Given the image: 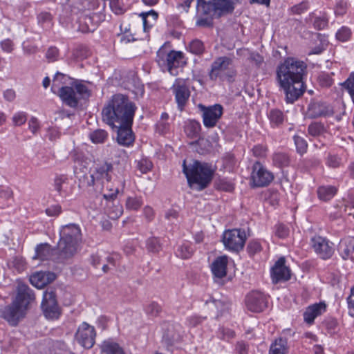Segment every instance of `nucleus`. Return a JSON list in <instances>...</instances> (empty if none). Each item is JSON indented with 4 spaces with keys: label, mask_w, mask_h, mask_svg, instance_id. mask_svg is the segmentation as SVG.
<instances>
[{
    "label": "nucleus",
    "mask_w": 354,
    "mask_h": 354,
    "mask_svg": "<svg viewBox=\"0 0 354 354\" xmlns=\"http://www.w3.org/2000/svg\"><path fill=\"white\" fill-rule=\"evenodd\" d=\"M307 65L294 57H287L277 68L276 79L279 86L284 91L287 103H293L304 91L303 79Z\"/></svg>",
    "instance_id": "nucleus-1"
},
{
    "label": "nucleus",
    "mask_w": 354,
    "mask_h": 354,
    "mask_svg": "<svg viewBox=\"0 0 354 354\" xmlns=\"http://www.w3.org/2000/svg\"><path fill=\"white\" fill-rule=\"evenodd\" d=\"M137 107L129 97L121 93L113 95L104 104L102 112V121L115 128L122 123H129L134 119Z\"/></svg>",
    "instance_id": "nucleus-2"
},
{
    "label": "nucleus",
    "mask_w": 354,
    "mask_h": 354,
    "mask_svg": "<svg viewBox=\"0 0 354 354\" xmlns=\"http://www.w3.org/2000/svg\"><path fill=\"white\" fill-rule=\"evenodd\" d=\"M32 290L26 284L19 283L15 300L11 305L7 306L0 310L2 318L10 325L16 326L24 315L28 305L35 300Z\"/></svg>",
    "instance_id": "nucleus-3"
},
{
    "label": "nucleus",
    "mask_w": 354,
    "mask_h": 354,
    "mask_svg": "<svg viewBox=\"0 0 354 354\" xmlns=\"http://www.w3.org/2000/svg\"><path fill=\"white\" fill-rule=\"evenodd\" d=\"M156 62L161 71L169 73L171 76H178L187 64L185 54L182 51L171 48L169 42H165L157 51Z\"/></svg>",
    "instance_id": "nucleus-4"
},
{
    "label": "nucleus",
    "mask_w": 354,
    "mask_h": 354,
    "mask_svg": "<svg viewBox=\"0 0 354 354\" xmlns=\"http://www.w3.org/2000/svg\"><path fill=\"white\" fill-rule=\"evenodd\" d=\"M183 171L188 184L190 186L196 185L199 190L208 187L214 174V171L208 164L198 160H194L192 165L187 166L185 160L183 163Z\"/></svg>",
    "instance_id": "nucleus-5"
},
{
    "label": "nucleus",
    "mask_w": 354,
    "mask_h": 354,
    "mask_svg": "<svg viewBox=\"0 0 354 354\" xmlns=\"http://www.w3.org/2000/svg\"><path fill=\"white\" fill-rule=\"evenodd\" d=\"M57 95L66 106L75 109L80 100H86L91 95V91L82 80H73L70 86L62 87Z\"/></svg>",
    "instance_id": "nucleus-6"
},
{
    "label": "nucleus",
    "mask_w": 354,
    "mask_h": 354,
    "mask_svg": "<svg viewBox=\"0 0 354 354\" xmlns=\"http://www.w3.org/2000/svg\"><path fill=\"white\" fill-rule=\"evenodd\" d=\"M62 247L51 248L50 245H37L33 259L41 261L62 260L72 257L77 251L76 245H62Z\"/></svg>",
    "instance_id": "nucleus-7"
},
{
    "label": "nucleus",
    "mask_w": 354,
    "mask_h": 354,
    "mask_svg": "<svg viewBox=\"0 0 354 354\" xmlns=\"http://www.w3.org/2000/svg\"><path fill=\"white\" fill-rule=\"evenodd\" d=\"M232 59L227 56L216 57L212 63L208 73L209 80L214 82L217 80L232 82L236 75L234 70L228 71L229 66L232 64Z\"/></svg>",
    "instance_id": "nucleus-8"
},
{
    "label": "nucleus",
    "mask_w": 354,
    "mask_h": 354,
    "mask_svg": "<svg viewBox=\"0 0 354 354\" xmlns=\"http://www.w3.org/2000/svg\"><path fill=\"white\" fill-rule=\"evenodd\" d=\"M234 0H215L208 2L198 0V12L211 17H221L232 13L234 10Z\"/></svg>",
    "instance_id": "nucleus-9"
},
{
    "label": "nucleus",
    "mask_w": 354,
    "mask_h": 354,
    "mask_svg": "<svg viewBox=\"0 0 354 354\" xmlns=\"http://www.w3.org/2000/svg\"><path fill=\"white\" fill-rule=\"evenodd\" d=\"M170 90L174 97L177 109L180 112L183 111L191 96L189 80L188 78H176Z\"/></svg>",
    "instance_id": "nucleus-10"
},
{
    "label": "nucleus",
    "mask_w": 354,
    "mask_h": 354,
    "mask_svg": "<svg viewBox=\"0 0 354 354\" xmlns=\"http://www.w3.org/2000/svg\"><path fill=\"white\" fill-rule=\"evenodd\" d=\"M41 307L45 317L48 319H57L61 315L55 292L53 290H48L44 292Z\"/></svg>",
    "instance_id": "nucleus-11"
},
{
    "label": "nucleus",
    "mask_w": 354,
    "mask_h": 354,
    "mask_svg": "<svg viewBox=\"0 0 354 354\" xmlns=\"http://www.w3.org/2000/svg\"><path fill=\"white\" fill-rule=\"evenodd\" d=\"M274 176L259 161L252 165L251 182L254 187H263L269 185L273 180Z\"/></svg>",
    "instance_id": "nucleus-12"
},
{
    "label": "nucleus",
    "mask_w": 354,
    "mask_h": 354,
    "mask_svg": "<svg viewBox=\"0 0 354 354\" xmlns=\"http://www.w3.org/2000/svg\"><path fill=\"white\" fill-rule=\"evenodd\" d=\"M95 328L86 322L81 324L75 333V340L84 348H91L95 344Z\"/></svg>",
    "instance_id": "nucleus-13"
},
{
    "label": "nucleus",
    "mask_w": 354,
    "mask_h": 354,
    "mask_svg": "<svg viewBox=\"0 0 354 354\" xmlns=\"http://www.w3.org/2000/svg\"><path fill=\"white\" fill-rule=\"evenodd\" d=\"M202 118L205 127L211 129L216 126L223 113V108L219 104L212 106H201Z\"/></svg>",
    "instance_id": "nucleus-14"
},
{
    "label": "nucleus",
    "mask_w": 354,
    "mask_h": 354,
    "mask_svg": "<svg viewBox=\"0 0 354 354\" xmlns=\"http://www.w3.org/2000/svg\"><path fill=\"white\" fill-rule=\"evenodd\" d=\"M82 239L80 227L74 223L63 226L59 231V240L57 243H80Z\"/></svg>",
    "instance_id": "nucleus-15"
},
{
    "label": "nucleus",
    "mask_w": 354,
    "mask_h": 354,
    "mask_svg": "<svg viewBox=\"0 0 354 354\" xmlns=\"http://www.w3.org/2000/svg\"><path fill=\"white\" fill-rule=\"evenodd\" d=\"M133 119H131L129 123H122L116 125L118 128L117 140L119 145L129 147L133 146L135 141V135L132 130Z\"/></svg>",
    "instance_id": "nucleus-16"
},
{
    "label": "nucleus",
    "mask_w": 354,
    "mask_h": 354,
    "mask_svg": "<svg viewBox=\"0 0 354 354\" xmlns=\"http://www.w3.org/2000/svg\"><path fill=\"white\" fill-rule=\"evenodd\" d=\"M267 298L259 291H252L245 298V306L248 310L260 313L267 307Z\"/></svg>",
    "instance_id": "nucleus-17"
},
{
    "label": "nucleus",
    "mask_w": 354,
    "mask_h": 354,
    "mask_svg": "<svg viewBox=\"0 0 354 354\" xmlns=\"http://www.w3.org/2000/svg\"><path fill=\"white\" fill-rule=\"evenodd\" d=\"M271 277L274 283L286 281L290 279V270L286 266L283 257L279 259L272 268Z\"/></svg>",
    "instance_id": "nucleus-18"
},
{
    "label": "nucleus",
    "mask_w": 354,
    "mask_h": 354,
    "mask_svg": "<svg viewBox=\"0 0 354 354\" xmlns=\"http://www.w3.org/2000/svg\"><path fill=\"white\" fill-rule=\"evenodd\" d=\"M126 180L124 177H118L113 183H108L106 190L108 192L103 194V198L108 201H113L118 197V194L124 192Z\"/></svg>",
    "instance_id": "nucleus-19"
},
{
    "label": "nucleus",
    "mask_w": 354,
    "mask_h": 354,
    "mask_svg": "<svg viewBox=\"0 0 354 354\" xmlns=\"http://www.w3.org/2000/svg\"><path fill=\"white\" fill-rule=\"evenodd\" d=\"M54 188L62 197H66L72 194L73 186L70 183L67 175H57L54 179Z\"/></svg>",
    "instance_id": "nucleus-20"
},
{
    "label": "nucleus",
    "mask_w": 354,
    "mask_h": 354,
    "mask_svg": "<svg viewBox=\"0 0 354 354\" xmlns=\"http://www.w3.org/2000/svg\"><path fill=\"white\" fill-rule=\"evenodd\" d=\"M246 239V232L241 228L226 230L222 236L223 243H245Z\"/></svg>",
    "instance_id": "nucleus-21"
},
{
    "label": "nucleus",
    "mask_w": 354,
    "mask_h": 354,
    "mask_svg": "<svg viewBox=\"0 0 354 354\" xmlns=\"http://www.w3.org/2000/svg\"><path fill=\"white\" fill-rule=\"evenodd\" d=\"M113 171V165L111 162H104L97 164L94 172L91 174L92 180H104L107 183L111 180V172Z\"/></svg>",
    "instance_id": "nucleus-22"
},
{
    "label": "nucleus",
    "mask_w": 354,
    "mask_h": 354,
    "mask_svg": "<svg viewBox=\"0 0 354 354\" xmlns=\"http://www.w3.org/2000/svg\"><path fill=\"white\" fill-rule=\"evenodd\" d=\"M56 275L51 272H37L30 277L31 284L37 288L41 289L47 284L53 282Z\"/></svg>",
    "instance_id": "nucleus-23"
},
{
    "label": "nucleus",
    "mask_w": 354,
    "mask_h": 354,
    "mask_svg": "<svg viewBox=\"0 0 354 354\" xmlns=\"http://www.w3.org/2000/svg\"><path fill=\"white\" fill-rule=\"evenodd\" d=\"M326 308V304L322 302L308 306L303 314L304 322L309 325L313 324L315 318L322 315Z\"/></svg>",
    "instance_id": "nucleus-24"
},
{
    "label": "nucleus",
    "mask_w": 354,
    "mask_h": 354,
    "mask_svg": "<svg viewBox=\"0 0 354 354\" xmlns=\"http://www.w3.org/2000/svg\"><path fill=\"white\" fill-rule=\"evenodd\" d=\"M227 257L221 256L217 257L211 265V270L213 275L218 279H222L227 274Z\"/></svg>",
    "instance_id": "nucleus-25"
},
{
    "label": "nucleus",
    "mask_w": 354,
    "mask_h": 354,
    "mask_svg": "<svg viewBox=\"0 0 354 354\" xmlns=\"http://www.w3.org/2000/svg\"><path fill=\"white\" fill-rule=\"evenodd\" d=\"M267 116L270 127L273 129L281 127L284 122L287 120V116L283 111L277 108L271 109L267 113Z\"/></svg>",
    "instance_id": "nucleus-26"
},
{
    "label": "nucleus",
    "mask_w": 354,
    "mask_h": 354,
    "mask_svg": "<svg viewBox=\"0 0 354 354\" xmlns=\"http://www.w3.org/2000/svg\"><path fill=\"white\" fill-rule=\"evenodd\" d=\"M73 78L64 73L59 72L56 73L53 79L51 91L57 94L60 91L61 88L68 86L67 84H70L71 82H73Z\"/></svg>",
    "instance_id": "nucleus-27"
},
{
    "label": "nucleus",
    "mask_w": 354,
    "mask_h": 354,
    "mask_svg": "<svg viewBox=\"0 0 354 354\" xmlns=\"http://www.w3.org/2000/svg\"><path fill=\"white\" fill-rule=\"evenodd\" d=\"M14 201L12 189L10 187L0 185V208H8L12 205Z\"/></svg>",
    "instance_id": "nucleus-28"
},
{
    "label": "nucleus",
    "mask_w": 354,
    "mask_h": 354,
    "mask_svg": "<svg viewBox=\"0 0 354 354\" xmlns=\"http://www.w3.org/2000/svg\"><path fill=\"white\" fill-rule=\"evenodd\" d=\"M338 192V187L333 185H321L317 187L318 198L324 202L330 201Z\"/></svg>",
    "instance_id": "nucleus-29"
},
{
    "label": "nucleus",
    "mask_w": 354,
    "mask_h": 354,
    "mask_svg": "<svg viewBox=\"0 0 354 354\" xmlns=\"http://www.w3.org/2000/svg\"><path fill=\"white\" fill-rule=\"evenodd\" d=\"M201 123L195 120H189L185 127L187 136L192 139H197L201 136Z\"/></svg>",
    "instance_id": "nucleus-30"
},
{
    "label": "nucleus",
    "mask_w": 354,
    "mask_h": 354,
    "mask_svg": "<svg viewBox=\"0 0 354 354\" xmlns=\"http://www.w3.org/2000/svg\"><path fill=\"white\" fill-rule=\"evenodd\" d=\"M272 161L275 166L283 168L288 167L290 162V156L285 152H275L272 156Z\"/></svg>",
    "instance_id": "nucleus-31"
},
{
    "label": "nucleus",
    "mask_w": 354,
    "mask_h": 354,
    "mask_svg": "<svg viewBox=\"0 0 354 354\" xmlns=\"http://www.w3.org/2000/svg\"><path fill=\"white\" fill-rule=\"evenodd\" d=\"M102 351L106 354H124L123 349L118 344L110 341L102 343Z\"/></svg>",
    "instance_id": "nucleus-32"
},
{
    "label": "nucleus",
    "mask_w": 354,
    "mask_h": 354,
    "mask_svg": "<svg viewBox=\"0 0 354 354\" xmlns=\"http://www.w3.org/2000/svg\"><path fill=\"white\" fill-rule=\"evenodd\" d=\"M315 252L323 259H329L334 250L329 245H313Z\"/></svg>",
    "instance_id": "nucleus-33"
},
{
    "label": "nucleus",
    "mask_w": 354,
    "mask_h": 354,
    "mask_svg": "<svg viewBox=\"0 0 354 354\" xmlns=\"http://www.w3.org/2000/svg\"><path fill=\"white\" fill-rule=\"evenodd\" d=\"M174 250L176 256L182 259H189L194 252L191 245H176Z\"/></svg>",
    "instance_id": "nucleus-34"
},
{
    "label": "nucleus",
    "mask_w": 354,
    "mask_h": 354,
    "mask_svg": "<svg viewBox=\"0 0 354 354\" xmlns=\"http://www.w3.org/2000/svg\"><path fill=\"white\" fill-rule=\"evenodd\" d=\"M286 341L281 338L277 339L271 344L269 354H286Z\"/></svg>",
    "instance_id": "nucleus-35"
},
{
    "label": "nucleus",
    "mask_w": 354,
    "mask_h": 354,
    "mask_svg": "<svg viewBox=\"0 0 354 354\" xmlns=\"http://www.w3.org/2000/svg\"><path fill=\"white\" fill-rule=\"evenodd\" d=\"M293 140L297 152L301 156L305 154L307 152L308 147L307 141L305 140V138L299 134H295L293 136Z\"/></svg>",
    "instance_id": "nucleus-36"
},
{
    "label": "nucleus",
    "mask_w": 354,
    "mask_h": 354,
    "mask_svg": "<svg viewBox=\"0 0 354 354\" xmlns=\"http://www.w3.org/2000/svg\"><path fill=\"white\" fill-rule=\"evenodd\" d=\"M333 73L321 72L317 77V82L320 86L329 88L334 84Z\"/></svg>",
    "instance_id": "nucleus-37"
},
{
    "label": "nucleus",
    "mask_w": 354,
    "mask_h": 354,
    "mask_svg": "<svg viewBox=\"0 0 354 354\" xmlns=\"http://www.w3.org/2000/svg\"><path fill=\"white\" fill-rule=\"evenodd\" d=\"M108 138V133L104 129H96L89 134V138L93 143H104Z\"/></svg>",
    "instance_id": "nucleus-38"
},
{
    "label": "nucleus",
    "mask_w": 354,
    "mask_h": 354,
    "mask_svg": "<svg viewBox=\"0 0 354 354\" xmlns=\"http://www.w3.org/2000/svg\"><path fill=\"white\" fill-rule=\"evenodd\" d=\"M188 50L192 54L202 55L205 52L204 44L200 39H193L188 46Z\"/></svg>",
    "instance_id": "nucleus-39"
},
{
    "label": "nucleus",
    "mask_w": 354,
    "mask_h": 354,
    "mask_svg": "<svg viewBox=\"0 0 354 354\" xmlns=\"http://www.w3.org/2000/svg\"><path fill=\"white\" fill-rule=\"evenodd\" d=\"M352 36L351 29L346 26H342L335 33V38L341 42H346L349 41Z\"/></svg>",
    "instance_id": "nucleus-40"
},
{
    "label": "nucleus",
    "mask_w": 354,
    "mask_h": 354,
    "mask_svg": "<svg viewBox=\"0 0 354 354\" xmlns=\"http://www.w3.org/2000/svg\"><path fill=\"white\" fill-rule=\"evenodd\" d=\"M143 204L141 196L128 197L126 201V207L129 210L138 211Z\"/></svg>",
    "instance_id": "nucleus-41"
},
{
    "label": "nucleus",
    "mask_w": 354,
    "mask_h": 354,
    "mask_svg": "<svg viewBox=\"0 0 354 354\" xmlns=\"http://www.w3.org/2000/svg\"><path fill=\"white\" fill-rule=\"evenodd\" d=\"M268 147L265 144L255 145L252 149V155L258 158H264L267 156Z\"/></svg>",
    "instance_id": "nucleus-42"
},
{
    "label": "nucleus",
    "mask_w": 354,
    "mask_h": 354,
    "mask_svg": "<svg viewBox=\"0 0 354 354\" xmlns=\"http://www.w3.org/2000/svg\"><path fill=\"white\" fill-rule=\"evenodd\" d=\"M325 131L324 126L321 122H312L308 127V132L312 136H319Z\"/></svg>",
    "instance_id": "nucleus-43"
},
{
    "label": "nucleus",
    "mask_w": 354,
    "mask_h": 354,
    "mask_svg": "<svg viewBox=\"0 0 354 354\" xmlns=\"http://www.w3.org/2000/svg\"><path fill=\"white\" fill-rule=\"evenodd\" d=\"M349 7V3L346 0H338L335 6L334 12L336 16H344Z\"/></svg>",
    "instance_id": "nucleus-44"
},
{
    "label": "nucleus",
    "mask_w": 354,
    "mask_h": 354,
    "mask_svg": "<svg viewBox=\"0 0 354 354\" xmlns=\"http://www.w3.org/2000/svg\"><path fill=\"white\" fill-rule=\"evenodd\" d=\"M337 250L344 259L352 258L354 253V245H339Z\"/></svg>",
    "instance_id": "nucleus-45"
},
{
    "label": "nucleus",
    "mask_w": 354,
    "mask_h": 354,
    "mask_svg": "<svg viewBox=\"0 0 354 354\" xmlns=\"http://www.w3.org/2000/svg\"><path fill=\"white\" fill-rule=\"evenodd\" d=\"M215 188L217 190L231 192L234 189V185L225 179H220L216 182Z\"/></svg>",
    "instance_id": "nucleus-46"
},
{
    "label": "nucleus",
    "mask_w": 354,
    "mask_h": 354,
    "mask_svg": "<svg viewBox=\"0 0 354 354\" xmlns=\"http://www.w3.org/2000/svg\"><path fill=\"white\" fill-rule=\"evenodd\" d=\"M309 9V1L307 0L303 1L296 5H294L290 8L291 13L294 15H301L306 12Z\"/></svg>",
    "instance_id": "nucleus-47"
},
{
    "label": "nucleus",
    "mask_w": 354,
    "mask_h": 354,
    "mask_svg": "<svg viewBox=\"0 0 354 354\" xmlns=\"http://www.w3.org/2000/svg\"><path fill=\"white\" fill-rule=\"evenodd\" d=\"M153 164L151 160L146 158H141L137 162V168L142 174H147L151 170Z\"/></svg>",
    "instance_id": "nucleus-48"
},
{
    "label": "nucleus",
    "mask_w": 354,
    "mask_h": 354,
    "mask_svg": "<svg viewBox=\"0 0 354 354\" xmlns=\"http://www.w3.org/2000/svg\"><path fill=\"white\" fill-rule=\"evenodd\" d=\"M120 33L118 34V37H120V42L124 44H128L131 41H133L134 37L133 35L131 33L127 34V32L130 30L129 28H125L124 30L122 28V24L120 26Z\"/></svg>",
    "instance_id": "nucleus-49"
},
{
    "label": "nucleus",
    "mask_w": 354,
    "mask_h": 354,
    "mask_svg": "<svg viewBox=\"0 0 354 354\" xmlns=\"http://www.w3.org/2000/svg\"><path fill=\"white\" fill-rule=\"evenodd\" d=\"M344 212L348 216L354 217V196H349L344 201Z\"/></svg>",
    "instance_id": "nucleus-50"
},
{
    "label": "nucleus",
    "mask_w": 354,
    "mask_h": 354,
    "mask_svg": "<svg viewBox=\"0 0 354 354\" xmlns=\"http://www.w3.org/2000/svg\"><path fill=\"white\" fill-rule=\"evenodd\" d=\"M170 127L171 125L169 122L162 120H158L155 125L156 131L160 135L168 133L170 131Z\"/></svg>",
    "instance_id": "nucleus-51"
},
{
    "label": "nucleus",
    "mask_w": 354,
    "mask_h": 354,
    "mask_svg": "<svg viewBox=\"0 0 354 354\" xmlns=\"http://www.w3.org/2000/svg\"><path fill=\"white\" fill-rule=\"evenodd\" d=\"M342 164V158L335 154H329L326 160V165L330 168L339 167Z\"/></svg>",
    "instance_id": "nucleus-52"
},
{
    "label": "nucleus",
    "mask_w": 354,
    "mask_h": 354,
    "mask_svg": "<svg viewBox=\"0 0 354 354\" xmlns=\"http://www.w3.org/2000/svg\"><path fill=\"white\" fill-rule=\"evenodd\" d=\"M27 113L24 111H18L12 116V123L15 126H21L27 120Z\"/></svg>",
    "instance_id": "nucleus-53"
},
{
    "label": "nucleus",
    "mask_w": 354,
    "mask_h": 354,
    "mask_svg": "<svg viewBox=\"0 0 354 354\" xmlns=\"http://www.w3.org/2000/svg\"><path fill=\"white\" fill-rule=\"evenodd\" d=\"M289 228L284 224L279 223L275 225V235L279 239H285L289 235Z\"/></svg>",
    "instance_id": "nucleus-54"
},
{
    "label": "nucleus",
    "mask_w": 354,
    "mask_h": 354,
    "mask_svg": "<svg viewBox=\"0 0 354 354\" xmlns=\"http://www.w3.org/2000/svg\"><path fill=\"white\" fill-rule=\"evenodd\" d=\"M59 50L55 46H50L46 53V58L48 62H54L58 59Z\"/></svg>",
    "instance_id": "nucleus-55"
},
{
    "label": "nucleus",
    "mask_w": 354,
    "mask_h": 354,
    "mask_svg": "<svg viewBox=\"0 0 354 354\" xmlns=\"http://www.w3.org/2000/svg\"><path fill=\"white\" fill-rule=\"evenodd\" d=\"M194 0H176V9L180 12H189V9L191 6V3Z\"/></svg>",
    "instance_id": "nucleus-56"
},
{
    "label": "nucleus",
    "mask_w": 354,
    "mask_h": 354,
    "mask_svg": "<svg viewBox=\"0 0 354 354\" xmlns=\"http://www.w3.org/2000/svg\"><path fill=\"white\" fill-rule=\"evenodd\" d=\"M328 26V19L324 17H317L313 21V27L318 30H324Z\"/></svg>",
    "instance_id": "nucleus-57"
},
{
    "label": "nucleus",
    "mask_w": 354,
    "mask_h": 354,
    "mask_svg": "<svg viewBox=\"0 0 354 354\" xmlns=\"http://www.w3.org/2000/svg\"><path fill=\"white\" fill-rule=\"evenodd\" d=\"M45 212L48 216H58L62 213V207L59 204L52 205Z\"/></svg>",
    "instance_id": "nucleus-58"
},
{
    "label": "nucleus",
    "mask_w": 354,
    "mask_h": 354,
    "mask_svg": "<svg viewBox=\"0 0 354 354\" xmlns=\"http://www.w3.org/2000/svg\"><path fill=\"white\" fill-rule=\"evenodd\" d=\"M110 8L113 12L118 15H122L124 12V8L123 6L120 3V2L118 0H111Z\"/></svg>",
    "instance_id": "nucleus-59"
},
{
    "label": "nucleus",
    "mask_w": 354,
    "mask_h": 354,
    "mask_svg": "<svg viewBox=\"0 0 354 354\" xmlns=\"http://www.w3.org/2000/svg\"><path fill=\"white\" fill-rule=\"evenodd\" d=\"M341 85L347 92L354 89V71L349 74L347 79Z\"/></svg>",
    "instance_id": "nucleus-60"
},
{
    "label": "nucleus",
    "mask_w": 354,
    "mask_h": 354,
    "mask_svg": "<svg viewBox=\"0 0 354 354\" xmlns=\"http://www.w3.org/2000/svg\"><path fill=\"white\" fill-rule=\"evenodd\" d=\"M40 122L36 117H31L28 121V129L33 133H37L40 129Z\"/></svg>",
    "instance_id": "nucleus-61"
},
{
    "label": "nucleus",
    "mask_w": 354,
    "mask_h": 354,
    "mask_svg": "<svg viewBox=\"0 0 354 354\" xmlns=\"http://www.w3.org/2000/svg\"><path fill=\"white\" fill-rule=\"evenodd\" d=\"M146 313L152 316H156L161 310L160 306L156 302H151L145 308Z\"/></svg>",
    "instance_id": "nucleus-62"
},
{
    "label": "nucleus",
    "mask_w": 354,
    "mask_h": 354,
    "mask_svg": "<svg viewBox=\"0 0 354 354\" xmlns=\"http://www.w3.org/2000/svg\"><path fill=\"white\" fill-rule=\"evenodd\" d=\"M0 46L1 50L6 53H12L14 49V44L10 39L2 40L0 42Z\"/></svg>",
    "instance_id": "nucleus-63"
},
{
    "label": "nucleus",
    "mask_w": 354,
    "mask_h": 354,
    "mask_svg": "<svg viewBox=\"0 0 354 354\" xmlns=\"http://www.w3.org/2000/svg\"><path fill=\"white\" fill-rule=\"evenodd\" d=\"M205 317H202L198 315H192L187 318V323L190 327H196L198 325L201 324Z\"/></svg>",
    "instance_id": "nucleus-64"
}]
</instances>
